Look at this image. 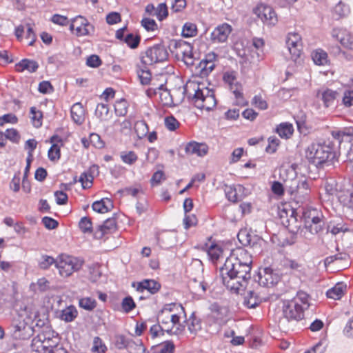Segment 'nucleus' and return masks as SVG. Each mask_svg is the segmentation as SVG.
Instances as JSON below:
<instances>
[{"mask_svg":"<svg viewBox=\"0 0 353 353\" xmlns=\"http://www.w3.org/2000/svg\"><path fill=\"white\" fill-rule=\"evenodd\" d=\"M251 255L243 249H237L226 258L220 268L222 283L226 288L236 293L245 288L251 278Z\"/></svg>","mask_w":353,"mask_h":353,"instance_id":"1","label":"nucleus"},{"mask_svg":"<svg viewBox=\"0 0 353 353\" xmlns=\"http://www.w3.org/2000/svg\"><path fill=\"white\" fill-rule=\"evenodd\" d=\"M296 165L280 170V178L285 183V192L297 203H303L309 196L310 190L306 179L299 177L296 172Z\"/></svg>","mask_w":353,"mask_h":353,"instance_id":"2","label":"nucleus"},{"mask_svg":"<svg viewBox=\"0 0 353 353\" xmlns=\"http://www.w3.org/2000/svg\"><path fill=\"white\" fill-rule=\"evenodd\" d=\"M184 92L197 108L210 110L216 104L214 91L203 83L188 82L184 87Z\"/></svg>","mask_w":353,"mask_h":353,"instance_id":"3","label":"nucleus"},{"mask_svg":"<svg viewBox=\"0 0 353 353\" xmlns=\"http://www.w3.org/2000/svg\"><path fill=\"white\" fill-rule=\"evenodd\" d=\"M332 154V148L327 144L313 143L305 150V157L310 163L319 167L326 163Z\"/></svg>","mask_w":353,"mask_h":353,"instance_id":"4","label":"nucleus"},{"mask_svg":"<svg viewBox=\"0 0 353 353\" xmlns=\"http://www.w3.org/2000/svg\"><path fill=\"white\" fill-rule=\"evenodd\" d=\"M83 261L76 257L61 255L56 261V267L61 276L68 277L81 269Z\"/></svg>","mask_w":353,"mask_h":353,"instance_id":"5","label":"nucleus"},{"mask_svg":"<svg viewBox=\"0 0 353 353\" xmlns=\"http://www.w3.org/2000/svg\"><path fill=\"white\" fill-rule=\"evenodd\" d=\"M168 52L162 45H154L146 50L142 57V62L145 65H153L161 63L168 59Z\"/></svg>","mask_w":353,"mask_h":353,"instance_id":"6","label":"nucleus"},{"mask_svg":"<svg viewBox=\"0 0 353 353\" xmlns=\"http://www.w3.org/2000/svg\"><path fill=\"white\" fill-rule=\"evenodd\" d=\"M11 327L12 336L16 339L26 340L33 334V328L19 314L13 318Z\"/></svg>","mask_w":353,"mask_h":353,"instance_id":"7","label":"nucleus"},{"mask_svg":"<svg viewBox=\"0 0 353 353\" xmlns=\"http://www.w3.org/2000/svg\"><path fill=\"white\" fill-rule=\"evenodd\" d=\"M237 237L243 246H250L255 253L261 251L263 240L258 235L252 234L247 229H243L239 232Z\"/></svg>","mask_w":353,"mask_h":353,"instance_id":"8","label":"nucleus"},{"mask_svg":"<svg viewBox=\"0 0 353 353\" xmlns=\"http://www.w3.org/2000/svg\"><path fill=\"white\" fill-rule=\"evenodd\" d=\"M283 313L288 321H299L303 317V307L292 299L283 302Z\"/></svg>","mask_w":353,"mask_h":353,"instance_id":"9","label":"nucleus"},{"mask_svg":"<svg viewBox=\"0 0 353 353\" xmlns=\"http://www.w3.org/2000/svg\"><path fill=\"white\" fill-rule=\"evenodd\" d=\"M176 55L181 58L185 64L188 66L195 65L196 61L192 53V46L188 42L179 41L176 43Z\"/></svg>","mask_w":353,"mask_h":353,"instance_id":"10","label":"nucleus"},{"mask_svg":"<svg viewBox=\"0 0 353 353\" xmlns=\"http://www.w3.org/2000/svg\"><path fill=\"white\" fill-rule=\"evenodd\" d=\"M280 279L277 271L270 267L260 270L259 272V284L265 287H273L278 283Z\"/></svg>","mask_w":353,"mask_h":353,"instance_id":"11","label":"nucleus"},{"mask_svg":"<svg viewBox=\"0 0 353 353\" xmlns=\"http://www.w3.org/2000/svg\"><path fill=\"white\" fill-rule=\"evenodd\" d=\"M70 29L72 31L74 30L78 37L89 35L94 32L93 26L82 16H78L72 20Z\"/></svg>","mask_w":353,"mask_h":353,"instance_id":"12","label":"nucleus"},{"mask_svg":"<svg viewBox=\"0 0 353 353\" xmlns=\"http://www.w3.org/2000/svg\"><path fill=\"white\" fill-rule=\"evenodd\" d=\"M254 13L268 25H274L277 18L274 10L265 5H259L254 9Z\"/></svg>","mask_w":353,"mask_h":353,"instance_id":"13","label":"nucleus"},{"mask_svg":"<svg viewBox=\"0 0 353 353\" xmlns=\"http://www.w3.org/2000/svg\"><path fill=\"white\" fill-rule=\"evenodd\" d=\"M171 320L170 321V329L167 331L168 333L171 334H180L185 330V325L181 323V321L185 318V312L184 309L181 312L172 314Z\"/></svg>","mask_w":353,"mask_h":353,"instance_id":"14","label":"nucleus"},{"mask_svg":"<svg viewBox=\"0 0 353 353\" xmlns=\"http://www.w3.org/2000/svg\"><path fill=\"white\" fill-rule=\"evenodd\" d=\"M232 32V27L228 23L217 26L211 33V39L215 43H223L227 41Z\"/></svg>","mask_w":353,"mask_h":353,"instance_id":"15","label":"nucleus"},{"mask_svg":"<svg viewBox=\"0 0 353 353\" xmlns=\"http://www.w3.org/2000/svg\"><path fill=\"white\" fill-rule=\"evenodd\" d=\"M116 228L117 221L115 218H109L102 225H99L98 229L94 232V236L95 239H101L105 234L115 231Z\"/></svg>","mask_w":353,"mask_h":353,"instance_id":"16","label":"nucleus"},{"mask_svg":"<svg viewBox=\"0 0 353 353\" xmlns=\"http://www.w3.org/2000/svg\"><path fill=\"white\" fill-rule=\"evenodd\" d=\"M185 151L189 155L203 157L208 153V147L204 143L191 141L185 145Z\"/></svg>","mask_w":353,"mask_h":353,"instance_id":"17","label":"nucleus"},{"mask_svg":"<svg viewBox=\"0 0 353 353\" xmlns=\"http://www.w3.org/2000/svg\"><path fill=\"white\" fill-rule=\"evenodd\" d=\"M317 97H321L325 107L332 105L335 99L339 96L337 91L330 88H322L316 93Z\"/></svg>","mask_w":353,"mask_h":353,"instance_id":"18","label":"nucleus"},{"mask_svg":"<svg viewBox=\"0 0 353 353\" xmlns=\"http://www.w3.org/2000/svg\"><path fill=\"white\" fill-rule=\"evenodd\" d=\"M51 148L48 150V158L50 161H57L60 159V147L62 145V139L57 135L50 138Z\"/></svg>","mask_w":353,"mask_h":353,"instance_id":"19","label":"nucleus"},{"mask_svg":"<svg viewBox=\"0 0 353 353\" xmlns=\"http://www.w3.org/2000/svg\"><path fill=\"white\" fill-rule=\"evenodd\" d=\"M71 117L74 123L81 125L85 120V110L81 103H74L70 110Z\"/></svg>","mask_w":353,"mask_h":353,"instance_id":"20","label":"nucleus"},{"mask_svg":"<svg viewBox=\"0 0 353 353\" xmlns=\"http://www.w3.org/2000/svg\"><path fill=\"white\" fill-rule=\"evenodd\" d=\"M243 189L244 188L241 185H238L236 187L226 185L225 194L230 201L236 202L241 199L242 196L240 193L243 192Z\"/></svg>","mask_w":353,"mask_h":353,"instance_id":"21","label":"nucleus"},{"mask_svg":"<svg viewBox=\"0 0 353 353\" xmlns=\"http://www.w3.org/2000/svg\"><path fill=\"white\" fill-rule=\"evenodd\" d=\"M161 288V285L154 280L145 279L138 283L137 290L143 292L148 291L150 294L157 293Z\"/></svg>","mask_w":353,"mask_h":353,"instance_id":"22","label":"nucleus"},{"mask_svg":"<svg viewBox=\"0 0 353 353\" xmlns=\"http://www.w3.org/2000/svg\"><path fill=\"white\" fill-rule=\"evenodd\" d=\"M353 130L352 129H345L344 130L340 131L337 133V138L340 140V149L343 148L345 149V143H350V150L347 152V157L351 155L350 150L352 149V144L351 143V141L352 139Z\"/></svg>","mask_w":353,"mask_h":353,"instance_id":"23","label":"nucleus"},{"mask_svg":"<svg viewBox=\"0 0 353 353\" xmlns=\"http://www.w3.org/2000/svg\"><path fill=\"white\" fill-rule=\"evenodd\" d=\"M228 310L225 307H221L217 304L211 306V315L218 323L224 321L228 316Z\"/></svg>","mask_w":353,"mask_h":353,"instance_id":"24","label":"nucleus"},{"mask_svg":"<svg viewBox=\"0 0 353 353\" xmlns=\"http://www.w3.org/2000/svg\"><path fill=\"white\" fill-rule=\"evenodd\" d=\"M92 207L93 210L97 212L105 213L113 208V204L110 199H103L101 201L94 202Z\"/></svg>","mask_w":353,"mask_h":353,"instance_id":"25","label":"nucleus"},{"mask_svg":"<svg viewBox=\"0 0 353 353\" xmlns=\"http://www.w3.org/2000/svg\"><path fill=\"white\" fill-rule=\"evenodd\" d=\"M207 253L210 261L214 263H216L224 255L222 248L216 244L211 245L208 249Z\"/></svg>","mask_w":353,"mask_h":353,"instance_id":"26","label":"nucleus"},{"mask_svg":"<svg viewBox=\"0 0 353 353\" xmlns=\"http://www.w3.org/2000/svg\"><path fill=\"white\" fill-rule=\"evenodd\" d=\"M188 330L191 334H196L201 329V320L192 313L185 321Z\"/></svg>","mask_w":353,"mask_h":353,"instance_id":"27","label":"nucleus"},{"mask_svg":"<svg viewBox=\"0 0 353 353\" xmlns=\"http://www.w3.org/2000/svg\"><path fill=\"white\" fill-rule=\"evenodd\" d=\"M158 93L160 101L163 105L171 106L174 103L170 90L164 88L163 84L158 87Z\"/></svg>","mask_w":353,"mask_h":353,"instance_id":"28","label":"nucleus"},{"mask_svg":"<svg viewBox=\"0 0 353 353\" xmlns=\"http://www.w3.org/2000/svg\"><path fill=\"white\" fill-rule=\"evenodd\" d=\"M338 39L341 44L347 49H352V37L350 32L346 30H341L337 34Z\"/></svg>","mask_w":353,"mask_h":353,"instance_id":"29","label":"nucleus"},{"mask_svg":"<svg viewBox=\"0 0 353 353\" xmlns=\"http://www.w3.org/2000/svg\"><path fill=\"white\" fill-rule=\"evenodd\" d=\"M353 192L352 190H341L339 192L338 199L344 206L351 208L352 203Z\"/></svg>","mask_w":353,"mask_h":353,"instance_id":"30","label":"nucleus"},{"mask_svg":"<svg viewBox=\"0 0 353 353\" xmlns=\"http://www.w3.org/2000/svg\"><path fill=\"white\" fill-rule=\"evenodd\" d=\"M346 286L343 283H337L334 288L327 290L326 295L330 299H340L344 294Z\"/></svg>","mask_w":353,"mask_h":353,"instance_id":"31","label":"nucleus"},{"mask_svg":"<svg viewBox=\"0 0 353 353\" xmlns=\"http://www.w3.org/2000/svg\"><path fill=\"white\" fill-rule=\"evenodd\" d=\"M215 64L201 61L196 65V74L201 77L208 76L214 68Z\"/></svg>","mask_w":353,"mask_h":353,"instance_id":"32","label":"nucleus"},{"mask_svg":"<svg viewBox=\"0 0 353 353\" xmlns=\"http://www.w3.org/2000/svg\"><path fill=\"white\" fill-rule=\"evenodd\" d=\"M312 58L314 63L319 65H325L328 63L327 54L321 49L314 51Z\"/></svg>","mask_w":353,"mask_h":353,"instance_id":"33","label":"nucleus"},{"mask_svg":"<svg viewBox=\"0 0 353 353\" xmlns=\"http://www.w3.org/2000/svg\"><path fill=\"white\" fill-rule=\"evenodd\" d=\"M78 312L75 307L70 305L61 311L60 319L65 322H71L77 316Z\"/></svg>","mask_w":353,"mask_h":353,"instance_id":"34","label":"nucleus"},{"mask_svg":"<svg viewBox=\"0 0 353 353\" xmlns=\"http://www.w3.org/2000/svg\"><path fill=\"white\" fill-rule=\"evenodd\" d=\"M261 300L262 298H261L256 292L250 290L248 292L245 296V303L248 307L254 308L261 303Z\"/></svg>","mask_w":353,"mask_h":353,"instance_id":"35","label":"nucleus"},{"mask_svg":"<svg viewBox=\"0 0 353 353\" xmlns=\"http://www.w3.org/2000/svg\"><path fill=\"white\" fill-rule=\"evenodd\" d=\"M39 65L34 61L28 59H23L17 65V70L18 71H23L27 70L30 72H34L37 70Z\"/></svg>","mask_w":353,"mask_h":353,"instance_id":"36","label":"nucleus"},{"mask_svg":"<svg viewBox=\"0 0 353 353\" xmlns=\"http://www.w3.org/2000/svg\"><path fill=\"white\" fill-rule=\"evenodd\" d=\"M234 88H230V90L233 92L236 98V103L238 105H246V101L243 97L242 92V86L239 83H235L233 85Z\"/></svg>","mask_w":353,"mask_h":353,"instance_id":"37","label":"nucleus"},{"mask_svg":"<svg viewBox=\"0 0 353 353\" xmlns=\"http://www.w3.org/2000/svg\"><path fill=\"white\" fill-rule=\"evenodd\" d=\"M304 224L312 223L314 221H319L321 219L320 212L316 209L307 210L303 212Z\"/></svg>","mask_w":353,"mask_h":353,"instance_id":"38","label":"nucleus"},{"mask_svg":"<svg viewBox=\"0 0 353 353\" xmlns=\"http://www.w3.org/2000/svg\"><path fill=\"white\" fill-rule=\"evenodd\" d=\"M197 34V27L196 24L190 22H187L183 25L182 28L181 34L183 37H192Z\"/></svg>","mask_w":353,"mask_h":353,"instance_id":"39","label":"nucleus"},{"mask_svg":"<svg viewBox=\"0 0 353 353\" xmlns=\"http://www.w3.org/2000/svg\"><path fill=\"white\" fill-rule=\"evenodd\" d=\"M323 221L321 219L319 221H312V223H306L305 225V229L306 231L312 234H316L323 229Z\"/></svg>","mask_w":353,"mask_h":353,"instance_id":"40","label":"nucleus"},{"mask_svg":"<svg viewBox=\"0 0 353 353\" xmlns=\"http://www.w3.org/2000/svg\"><path fill=\"white\" fill-rule=\"evenodd\" d=\"M127 350L130 353H148L141 340L137 341L130 340Z\"/></svg>","mask_w":353,"mask_h":353,"instance_id":"41","label":"nucleus"},{"mask_svg":"<svg viewBox=\"0 0 353 353\" xmlns=\"http://www.w3.org/2000/svg\"><path fill=\"white\" fill-rule=\"evenodd\" d=\"M184 309L183 307L181 304L172 303L169 304H165L161 312H163V314H174L179 312L181 313V310Z\"/></svg>","mask_w":353,"mask_h":353,"instance_id":"42","label":"nucleus"},{"mask_svg":"<svg viewBox=\"0 0 353 353\" xmlns=\"http://www.w3.org/2000/svg\"><path fill=\"white\" fill-rule=\"evenodd\" d=\"M350 312H347L345 313L344 316L341 317V319L344 321L347 320L346 324L343 329L342 334L345 337L351 338L352 336V323H353V317H351L347 319L346 316L349 315Z\"/></svg>","mask_w":353,"mask_h":353,"instance_id":"43","label":"nucleus"},{"mask_svg":"<svg viewBox=\"0 0 353 353\" xmlns=\"http://www.w3.org/2000/svg\"><path fill=\"white\" fill-rule=\"evenodd\" d=\"M95 115L101 121H106L109 117V108L108 105L99 103L95 110Z\"/></svg>","mask_w":353,"mask_h":353,"instance_id":"44","label":"nucleus"},{"mask_svg":"<svg viewBox=\"0 0 353 353\" xmlns=\"http://www.w3.org/2000/svg\"><path fill=\"white\" fill-rule=\"evenodd\" d=\"M293 127L291 124L282 123L276 129L277 133L282 138L288 139L293 133Z\"/></svg>","mask_w":353,"mask_h":353,"instance_id":"45","label":"nucleus"},{"mask_svg":"<svg viewBox=\"0 0 353 353\" xmlns=\"http://www.w3.org/2000/svg\"><path fill=\"white\" fill-rule=\"evenodd\" d=\"M134 130L139 138L144 137L148 132V127L144 121H138L134 123Z\"/></svg>","mask_w":353,"mask_h":353,"instance_id":"46","label":"nucleus"},{"mask_svg":"<svg viewBox=\"0 0 353 353\" xmlns=\"http://www.w3.org/2000/svg\"><path fill=\"white\" fill-rule=\"evenodd\" d=\"M31 120L34 127L39 128L42 125V112L37 110L35 107L30 108Z\"/></svg>","mask_w":353,"mask_h":353,"instance_id":"47","label":"nucleus"},{"mask_svg":"<svg viewBox=\"0 0 353 353\" xmlns=\"http://www.w3.org/2000/svg\"><path fill=\"white\" fill-rule=\"evenodd\" d=\"M287 46L302 47L301 37L298 33H289L286 40Z\"/></svg>","mask_w":353,"mask_h":353,"instance_id":"48","label":"nucleus"},{"mask_svg":"<svg viewBox=\"0 0 353 353\" xmlns=\"http://www.w3.org/2000/svg\"><path fill=\"white\" fill-rule=\"evenodd\" d=\"M172 314H165L163 312H159L158 314L159 323L162 325V331L166 332L170 329V321L171 320Z\"/></svg>","mask_w":353,"mask_h":353,"instance_id":"49","label":"nucleus"},{"mask_svg":"<svg viewBox=\"0 0 353 353\" xmlns=\"http://www.w3.org/2000/svg\"><path fill=\"white\" fill-rule=\"evenodd\" d=\"M79 306L86 310L91 311L97 306L95 299L90 297H84L79 299Z\"/></svg>","mask_w":353,"mask_h":353,"instance_id":"50","label":"nucleus"},{"mask_svg":"<svg viewBox=\"0 0 353 353\" xmlns=\"http://www.w3.org/2000/svg\"><path fill=\"white\" fill-rule=\"evenodd\" d=\"M128 102L125 99H120L114 104V111L117 115L124 116L127 113Z\"/></svg>","mask_w":353,"mask_h":353,"instance_id":"51","label":"nucleus"},{"mask_svg":"<svg viewBox=\"0 0 353 353\" xmlns=\"http://www.w3.org/2000/svg\"><path fill=\"white\" fill-rule=\"evenodd\" d=\"M283 266L287 269H290L292 272H301L303 270V265L301 263H299L296 260L289 259H286L283 261Z\"/></svg>","mask_w":353,"mask_h":353,"instance_id":"52","label":"nucleus"},{"mask_svg":"<svg viewBox=\"0 0 353 353\" xmlns=\"http://www.w3.org/2000/svg\"><path fill=\"white\" fill-rule=\"evenodd\" d=\"M79 226L83 233H91L92 231V224L91 219L87 216L81 219Z\"/></svg>","mask_w":353,"mask_h":353,"instance_id":"53","label":"nucleus"},{"mask_svg":"<svg viewBox=\"0 0 353 353\" xmlns=\"http://www.w3.org/2000/svg\"><path fill=\"white\" fill-rule=\"evenodd\" d=\"M130 340L122 334H117L114 336V345L117 348L121 350L128 348Z\"/></svg>","mask_w":353,"mask_h":353,"instance_id":"54","label":"nucleus"},{"mask_svg":"<svg viewBox=\"0 0 353 353\" xmlns=\"http://www.w3.org/2000/svg\"><path fill=\"white\" fill-rule=\"evenodd\" d=\"M137 75L140 79V82L142 85H148L150 83L151 73L149 70L142 69L137 71Z\"/></svg>","mask_w":353,"mask_h":353,"instance_id":"55","label":"nucleus"},{"mask_svg":"<svg viewBox=\"0 0 353 353\" xmlns=\"http://www.w3.org/2000/svg\"><path fill=\"white\" fill-rule=\"evenodd\" d=\"M125 43L131 48H136L139 44L140 37L132 33L128 34L124 38Z\"/></svg>","mask_w":353,"mask_h":353,"instance_id":"56","label":"nucleus"},{"mask_svg":"<svg viewBox=\"0 0 353 353\" xmlns=\"http://www.w3.org/2000/svg\"><path fill=\"white\" fill-rule=\"evenodd\" d=\"M168 14V11L166 4L164 3H160L156 8V12L154 13V15L157 16L159 20L162 21L167 17Z\"/></svg>","mask_w":353,"mask_h":353,"instance_id":"57","label":"nucleus"},{"mask_svg":"<svg viewBox=\"0 0 353 353\" xmlns=\"http://www.w3.org/2000/svg\"><path fill=\"white\" fill-rule=\"evenodd\" d=\"M93 352H97L98 353H105L106 350V347L105 344L102 342L101 339L99 337H94L93 341V346L92 348Z\"/></svg>","mask_w":353,"mask_h":353,"instance_id":"58","label":"nucleus"},{"mask_svg":"<svg viewBox=\"0 0 353 353\" xmlns=\"http://www.w3.org/2000/svg\"><path fill=\"white\" fill-rule=\"evenodd\" d=\"M223 80L225 83L228 84L230 88H234L233 85L235 83H239L234 72H226L223 74Z\"/></svg>","mask_w":353,"mask_h":353,"instance_id":"59","label":"nucleus"},{"mask_svg":"<svg viewBox=\"0 0 353 353\" xmlns=\"http://www.w3.org/2000/svg\"><path fill=\"white\" fill-rule=\"evenodd\" d=\"M164 123L165 127L171 131L175 130L179 126V121L172 116L167 117Z\"/></svg>","mask_w":353,"mask_h":353,"instance_id":"60","label":"nucleus"},{"mask_svg":"<svg viewBox=\"0 0 353 353\" xmlns=\"http://www.w3.org/2000/svg\"><path fill=\"white\" fill-rule=\"evenodd\" d=\"M93 177L91 174L87 172H83L81 174L79 181L82 184L83 188H88L92 184Z\"/></svg>","mask_w":353,"mask_h":353,"instance_id":"61","label":"nucleus"},{"mask_svg":"<svg viewBox=\"0 0 353 353\" xmlns=\"http://www.w3.org/2000/svg\"><path fill=\"white\" fill-rule=\"evenodd\" d=\"M56 261L53 257L50 256H42L41 261H39V267L41 269L46 270L48 269L52 264L55 263Z\"/></svg>","mask_w":353,"mask_h":353,"instance_id":"62","label":"nucleus"},{"mask_svg":"<svg viewBox=\"0 0 353 353\" xmlns=\"http://www.w3.org/2000/svg\"><path fill=\"white\" fill-rule=\"evenodd\" d=\"M121 305L125 312H129L134 308L135 303L132 297L127 296L123 299Z\"/></svg>","mask_w":353,"mask_h":353,"instance_id":"63","label":"nucleus"},{"mask_svg":"<svg viewBox=\"0 0 353 353\" xmlns=\"http://www.w3.org/2000/svg\"><path fill=\"white\" fill-rule=\"evenodd\" d=\"M174 345L173 342L168 341L159 345L160 353H173Z\"/></svg>","mask_w":353,"mask_h":353,"instance_id":"64","label":"nucleus"}]
</instances>
